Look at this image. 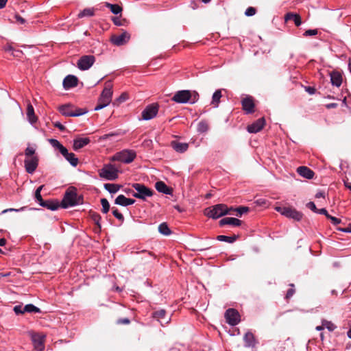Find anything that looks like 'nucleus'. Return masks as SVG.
<instances>
[{
    "label": "nucleus",
    "mask_w": 351,
    "mask_h": 351,
    "mask_svg": "<svg viewBox=\"0 0 351 351\" xmlns=\"http://www.w3.org/2000/svg\"><path fill=\"white\" fill-rule=\"evenodd\" d=\"M112 88L113 84L112 81L108 80L105 82L104 90H102L101 95L98 99V103L97 106L95 107V111L101 110L110 104L113 93Z\"/></svg>",
    "instance_id": "f257e3e1"
},
{
    "label": "nucleus",
    "mask_w": 351,
    "mask_h": 351,
    "mask_svg": "<svg viewBox=\"0 0 351 351\" xmlns=\"http://www.w3.org/2000/svg\"><path fill=\"white\" fill-rule=\"evenodd\" d=\"M51 145L57 149L59 152L64 156V158L70 163L73 167H76L78 164V158L72 152H69L68 149L63 146L58 140L51 138L49 140Z\"/></svg>",
    "instance_id": "f03ea898"
},
{
    "label": "nucleus",
    "mask_w": 351,
    "mask_h": 351,
    "mask_svg": "<svg viewBox=\"0 0 351 351\" xmlns=\"http://www.w3.org/2000/svg\"><path fill=\"white\" fill-rule=\"evenodd\" d=\"M83 199L81 196H78L74 191H68L65 193L61 203V206L64 208L73 207L82 204Z\"/></svg>",
    "instance_id": "7ed1b4c3"
},
{
    "label": "nucleus",
    "mask_w": 351,
    "mask_h": 351,
    "mask_svg": "<svg viewBox=\"0 0 351 351\" xmlns=\"http://www.w3.org/2000/svg\"><path fill=\"white\" fill-rule=\"evenodd\" d=\"M232 208H230V209L228 208L226 205L220 204H217L214 206L209 207L205 209L204 214L208 216V217L213 218V219H218L220 217H222L228 213H229V210H232Z\"/></svg>",
    "instance_id": "20e7f679"
},
{
    "label": "nucleus",
    "mask_w": 351,
    "mask_h": 351,
    "mask_svg": "<svg viewBox=\"0 0 351 351\" xmlns=\"http://www.w3.org/2000/svg\"><path fill=\"white\" fill-rule=\"evenodd\" d=\"M136 156V152L132 149H123L116 153L110 160L112 161H119L125 164L131 163Z\"/></svg>",
    "instance_id": "39448f33"
},
{
    "label": "nucleus",
    "mask_w": 351,
    "mask_h": 351,
    "mask_svg": "<svg viewBox=\"0 0 351 351\" xmlns=\"http://www.w3.org/2000/svg\"><path fill=\"white\" fill-rule=\"evenodd\" d=\"M99 176L107 180H114L118 178V169L111 164L105 165L99 171Z\"/></svg>",
    "instance_id": "423d86ee"
},
{
    "label": "nucleus",
    "mask_w": 351,
    "mask_h": 351,
    "mask_svg": "<svg viewBox=\"0 0 351 351\" xmlns=\"http://www.w3.org/2000/svg\"><path fill=\"white\" fill-rule=\"evenodd\" d=\"M132 187L136 190V192L133 193L132 195L134 197L145 199L148 197H151L153 195V191L146 186L141 183H134Z\"/></svg>",
    "instance_id": "0eeeda50"
},
{
    "label": "nucleus",
    "mask_w": 351,
    "mask_h": 351,
    "mask_svg": "<svg viewBox=\"0 0 351 351\" xmlns=\"http://www.w3.org/2000/svg\"><path fill=\"white\" fill-rule=\"evenodd\" d=\"M275 209L281 215L296 221H300L302 218V214L293 208L277 206Z\"/></svg>",
    "instance_id": "6e6552de"
},
{
    "label": "nucleus",
    "mask_w": 351,
    "mask_h": 351,
    "mask_svg": "<svg viewBox=\"0 0 351 351\" xmlns=\"http://www.w3.org/2000/svg\"><path fill=\"white\" fill-rule=\"evenodd\" d=\"M95 62V58L92 55H86L82 56L77 61V65L79 69L82 71H86L89 69L94 62Z\"/></svg>",
    "instance_id": "1a4fd4ad"
},
{
    "label": "nucleus",
    "mask_w": 351,
    "mask_h": 351,
    "mask_svg": "<svg viewBox=\"0 0 351 351\" xmlns=\"http://www.w3.org/2000/svg\"><path fill=\"white\" fill-rule=\"evenodd\" d=\"M191 93L189 90H179L175 93L172 100L179 104H186L187 102L194 103L195 100L191 101Z\"/></svg>",
    "instance_id": "9d476101"
},
{
    "label": "nucleus",
    "mask_w": 351,
    "mask_h": 351,
    "mask_svg": "<svg viewBox=\"0 0 351 351\" xmlns=\"http://www.w3.org/2000/svg\"><path fill=\"white\" fill-rule=\"evenodd\" d=\"M225 318L228 324L236 326L240 322V315L239 312L234 308H228L225 313Z\"/></svg>",
    "instance_id": "9b49d317"
},
{
    "label": "nucleus",
    "mask_w": 351,
    "mask_h": 351,
    "mask_svg": "<svg viewBox=\"0 0 351 351\" xmlns=\"http://www.w3.org/2000/svg\"><path fill=\"white\" fill-rule=\"evenodd\" d=\"M158 112V106L156 104L148 105L141 112L142 119L147 121L154 118Z\"/></svg>",
    "instance_id": "f8f14e48"
},
{
    "label": "nucleus",
    "mask_w": 351,
    "mask_h": 351,
    "mask_svg": "<svg viewBox=\"0 0 351 351\" xmlns=\"http://www.w3.org/2000/svg\"><path fill=\"white\" fill-rule=\"evenodd\" d=\"M130 39V34L126 32H123L121 34L112 35L110 41L116 46H121L126 44Z\"/></svg>",
    "instance_id": "ddd939ff"
},
{
    "label": "nucleus",
    "mask_w": 351,
    "mask_h": 351,
    "mask_svg": "<svg viewBox=\"0 0 351 351\" xmlns=\"http://www.w3.org/2000/svg\"><path fill=\"white\" fill-rule=\"evenodd\" d=\"M25 168L28 173H33L38 165V156H32L30 158H26L24 160Z\"/></svg>",
    "instance_id": "4468645a"
},
{
    "label": "nucleus",
    "mask_w": 351,
    "mask_h": 351,
    "mask_svg": "<svg viewBox=\"0 0 351 351\" xmlns=\"http://www.w3.org/2000/svg\"><path fill=\"white\" fill-rule=\"evenodd\" d=\"M265 124V120L263 117L258 119L247 128V132L250 133H257L260 132Z\"/></svg>",
    "instance_id": "2eb2a0df"
},
{
    "label": "nucleus",
    "mask_w": 351,
    "mask_h": 351,
    "mask_svg": "<svg viewBox=\"0 0 351 351\" xmlns=\"http://www.w3.org/2000/svg\"><path fill=\"white\" fill-rule=\"evenodd\" d=\"M45 336L41 334H35L32 336V341L35 349L37 351H43L44 350V341Z\"/></svg>",
    "instance_id": "dca6fc26"
},
{
    "label": "nucleus",
    "mask_w": 351,
    "mask_h": 351,
    "mask_svg": "<svg viewBox=\"0 0 351 351\" xmlns=\"http://www.w3.org/2000/svg\"><path fill=\"white\" fill-rule=\"evenodd\" d=\"M78 80L75 75H69L63 80V87L68 90L77 85Z\"/></svg>",
    "instance_id": "f3484780"
},
{
    "label": "nucleus",
    "mask_w": 351,
    "mask_h": 351,
    "mask_svg": "<svg viewBox=\"0 0 351 351\" xmlns=\"http://www.w3.org/2000/svg\"><path fill=\"white\" fill-rule=\"evenodd\" d=\"M153 317L156 319L162 326L169 322L170 318L166 317V311L164 309L155 311L153 313Z\"/></svg>",
    "instance_id": "a211bd4d"
},
{
    "label": "nucleus",
    "mask_w": 351,
    "mask_h": 351,
    "mask_svg": "<svg viewBox=\"0 0 351 351\" xmlns=\"http://www.w3.org/2000/svg\"><path fill=\"white\" fill-rule=\"evenodd\" d=\"M243 109L246 111L247 113H252L254 112V104L251 97H245L242 101Z\"/></svg>",
    "instance_id": "6ab92c4d"
},
{
    "label": "nucleus",
    "mask_w": 351,
    "mask_h": 351,
    "mask_svg": "<svg viewBox=\"0 0 351 351\" xmlns=\"http://www.w3.org/2000/svg\"><path fill=\"white\" fill-rule=\"evenodd\" d=\"M134 202L135 200L134 199L128 198L125 197L123 195H118L114 200L115 204L122 206H128L134 204Z\"/></svg>",
    "instance_id": "aec40b11"
},
{
    "label": "nucleus",
    "mask_w": 351,
    "mask_h": 351,
    "mask_svg": "<svg viewBox=\"0 0 351 351\" xmlns=\"http://www.w3.org/2000/svg\"><path fill=\"white\" fill-rule=\"evenodd\" d=\"M330 82L333 86L339 87L342 84V75L339 71H332L330 73Z\"/></svg>",
    "instance_id": "412c9836"
},
{
    "label": "nucleus",
    "mask_w": 351,
    "mask_h": 351,
    "mask_svg": "<svg viewBox=\"0 0 351 351\" xmlns=\"http://www.w3.org/2000/svg\"><path fill=\"white\" fill-rule=\"evenodd\" d=\"M173 149L179 153L185 152L189 148V144L186 143H181L177 141H173L171 143Z\"/></svg>",
    "instance_id": "4be33fe9"
},
{
    "label": "nucleus",
    "mask_w": 351,
    "mask_h": 351,
    "mask_svg": "<svg viewBox=\"0 0 351 351\" xmlns=\"http://www.w3.org/2000/svg\"><path fill=\"white\" fill-rule=\"evenodd\" d=\"M243 340L245 342V346L247 348H254L256 344L254 335L251 332H247L245 334Z\"/></svg>",
    "instance_id": "5701e85b"
},
{
    "label": "nucleus",
    "mask_w": 351,
    "mask_h": 351,
    "mask_svg": "<svg viewBox=\"0 0 351 351\" xmlns=\"http://www.w3.org/2000/svg\"><path fill=\"white\" fill-rule=\"evenodd\" d=\"M241 221L234 217H225L219 221V225L223 226L224 225H232L234 226H239L241 225Z\"/></svg>",
    "instance_id": "b1692460"
},
{
    "label": "nucleus",
    "mask_w": 351,
    "mask_h": 351,
    "mask_svg": "<svg viewBox=\"0 0 351 351\" xmlns=\"http://www.w3.org/2000/svg\"><path fill=\"white\" fill-rule=\"evenodd\" d=\"M297 172L303 178L311 179L314 176V172L307 167L302 166L298 168Z\"/></svg>",
    "instance_id": "393cba45"
},
{
    "label": "nucleus",
    "mask_w": 351,
    "mask_h": 351,
    "mask_svg": "<svg viewBox=\"0 0 351 351\" xmlns=\"http://www.w3.org/2000/svg\"><path fill=\"white\" fill-rule=\"evenodd\" d=\"M90 143L88 138H78L73 140V149L74 150H78Z\"/></svg>",
    "instance_id": "a878e982"
},
{
    "label": "nucleus",
    "mask_w": 351,
    "mask_h": 351,
    "mask_svg": "<svg viewBox=\"0 0 351 351\" xmlns=\"http://www.w3.org/2000/svg\"><path fill=\"white\" fill-rule=\"evenodd\" d=\"M27 117L28 121L32 125L36 123L38 120L37 117L35 115L34 108L30 103L27 104Z\"/></svg>",
    "instance_id": "bb28decb"
},
{
    "label": "nucleus",
    "mask_w": 351,
    "mask_h": 351,
    "mask_svg": "<svg viewBox=\"0 0 351 351\" xmlns=\"http://www.w3.org/2000/svg\"><path fill=\"white\" fill-rule=\"evenodd\" d=\"M73 108L74 106L70 104L63 105L60 107L59 110L60 113L66 117H73Z\"/></svg>",
    "instance_id": "cd10ccee"
},
{
    "label": "nucleus",
    "mask_w": 351,
    "mask_h": 351,
    "mask_svg": "<svg viewBox=\"0 0 351 351\" xmlns=\"http://www.w3.org/2000/svg\"><path fill=\"white\" fill-rule=\"evenodd\" d=\"M285 19L286 21L291 20L293 21L295 25L298 27L300 26L302 23L301 17L298 14H293L291 12L287 13L285 15Z\"/></svg>",
    "instance_id": "c85d7f7f"
},
{
    "label": "nucleus",
    "mask_w": 351,
    "mask_h": 351,
    "mask_svg": "<svg viewBox=\"0 0 351 351\" xmlns=\"http://www.w3.org/2000/svg\"><path fill=\"white\" fill-rule=\"evenodd\" d=\"M40 206L45 207L51 210H56L60 207V204H58V202L52 200H47L42 202Z\"/></svg>",
    "instance_id": "c756f323"
},
{
    "label": "nucleus",
    "mask_w": 351,
    "mask_h": 351,
    "mask_svg": "<svg viewBox=\"0 0 351 351\" xmlns=\"http://www.w3.org/2000/svg\"><path fill=\"white\" fill-rule=\"evenodd\" d=\"M221 90L219 89L215 91L212 97L211 104L213 107L217 108L219 106L220 99L221 98Z\"/></svg>",
    "instance_id": "7c9ffc66"
},
{
    "label": "nucleus",
    "mask_w": 351,
    "mask_h": 351,
    "mask_svg": "<svg viewBox=\"0 0 351 351\" xmlns=\"http://www.w3.org/2000/svg\"><path fill=\"white\" fill-rule=\"evenodd\" d=\"M104 187L110 193H116L119 191L121 186L117 184L106 183Z\"/></svg>",
    "instance_id": "2f4dec72"
},
{
    "label": "nucleus",
    "mask_w": 351,
    "mask_h": 351,
    "mask_svg": "<svg viewBox=\"0 0 351 351\" xmlns=\"http://www.w3.org/2000/svg\"><path fill=\"white\" fill-rule=\"evenodd\" d=\"M156 189L158 192L164 194H169V189L162 181H159L156 183Z\"/></svg>",
    "instance_id": "473e14b6"
},
{
    "label": "nucleus",
    "mask_w": 351,
    "mask_h": 351,
    "mask_svg": "<svg viewBox=\"0 0 351 351\" xmlns=\"http://www.w3.org/2000/svg\"><path fill=\"white\" fill-rule=\"evenodd\" d=\"M105 5L109 8L112 13L114 14H118L122 12V8L117 4H111L110 3H106Z\"/></svg>",
    "instance_id": "72a5a7b5"
},
{
    "label": "nucleus",
    "mask_w": 351,
    "mask_h": 351,
    "mask_svg": "<svg viewBox=\"0 0 351 351\" xmlns=\"http://www.w3.org/2000/svg\"><path fill=\"white\" fill-rule=\"evenodd\" d=\"M95 14V9L93 8H85L81 11L77 16L78 18H83L85 16H93Z\"/></svg>",
    "instance_id": "f704fd0d"
},
{
    "label": "nucleus",
    "mask_w": 351,
    "mask_h": 351,
    "mask_svg": "<svg viewBox=\"0 0 351 351\" xmlns=\"http://www.w3.org/2000/svg\"><path fill=\"white\" fill-rule=\"evenodd\" d=\"M89 215L90 219L95 222V223L97 225V226L101 229V216L99 213L94 212V211H90Z\"/></svg>",
    "instance_id": "c9c22d12"
},
{
    "label": "nucleus",
    "mask_w": 351,
    "mask_h": 351,
    "mask_svg": "<svg viewBox=\"0 0 351 351\" xmlns=\"http://www.w3.org/2000/svg\"><path fill=\"white\" fill-rule=\"evenodd\" d=\"M237 239V237L234 235L232 237H228L225 235H219L217 237V239L219 241H224L229 243H234Z\"/></svg>",
    "instance_id": "e433bc0d"
},
{
    "label": "nucleus",
    "mask_w": 351,
    "mask_h": 351,
    "mask_svg": "<svg viewBox=\"0 0 351 351\" xmlns=\"http://www.w3.org/2000/svg\"><path fill=\"white\" fill-rule=\"evenodd\" d=\"M158 231L160 234L166 236L169 235L171 232L166 223H162L159 225Z\"/></svg>",
    "instance_id": "4c0bfd02"
},
{
    "label": "nucleus",
    "mask_w": 351,
    "mask_h": 351,
    "mask_svg": "<svg viewBox=\"0 0 351 351\" xmlns=\"http://www.w3.org/2000/svg\"><path fill=\"white\" fill-rule=\"evenodd\" d=\"M23 311H25V313H40V310L39 308L36 307L34 304H29L25 305L23 307Z\"/></svg>",
    "instance_id": "58836bf2"
},
{
    "label": "nucleus",
    "mask_w": 351,
    "mask_h": 351,
    "mask_svg": "<svg viewBox=\"0 0 351 351\" xmlns=\"http://www.w3.org/2000/svg\"><path fill=\"white\" fill-rule=\"evenodd\" d=\"M197 132L199 133H204L208 130V124L205 121H201L197 124Z\"/></svg>",
    "instance_id": "ea45409f"
},
{
    "label": "nucleus",
    "mask_w": 351,
    "mask_h": 351,
    "mask_svg": "<svg viewBox=\"0 0 351 351\" xmlns=\"http://www.w3.org/2000/svg\"><path fill=\"white\" fill-rule=\"evenodd\" d=\"M101 204L102 206V209H101L102 213L104 214H106L110 210V204H109L108 201L105 198H102L101 199Z\"/></svg>",
    "instance_id": "a19ab883"
},
{
    "label": "nucleus",
    "mask_w": 351,
    "mask_h": 351,
    "mask_svg": "<svg viewBox=\"0 0 351 351\" xmlns=\"http://www.w3.org/2000/svg\"><path fill=\"white\" fill-rule=\"evenodd\" d=\"M43 187H44V186L41 185L35 191V198L40 205V203H42V202H44V200L42 198L41 194H40V192Z\"/></svg>",
    "instance_id": "79ce46f5"
},
{
    "label": "nucleus",
    "mask_w": 351,
    "mask_h": 351,
    "mask_svg": "<svg viewBox=\"0 0 351 351\" xmlns=\"http://www.w3.org/2000/svg\"><path fill=\"white\" fill-rule=\"evenodd\" d=\"M36 149L33 147L28 146L25 150V155L26 158H30L32 156H36L35 154Z\"/></svg>",
    "instance_id": "37998d69"
},
{
    "label": "nucleus",
    "mask_w": 351,
    "mask_h": 351,
    "mask_svg": "<svg viewBox=\"0 0 351 351\" xmlns=\"http://www.w3.org/2000/svg\"><path fill=\"white\" fill-rule=\"evenodd\" d=\"M323 326L324 328H326L329 331H333L336 326L334 324H332L331 322L327 321V320H323L322 321Z\"/></svg>",
    "instance_id": "c03bdc74"
},
{
    "label": "nucleus",
    "mask_w": 351,
    "mask_h": 351,
    "mask_svg": "<svg viewBox=\"0 0 351 351\" xmlns=\"http://www.w3.org/2000/svg\"><path fill=\"white\" fill-rule=\"evenodd\" d=\"M88 111L83 108H73V117H80L87 113Z\"/></svg>",
    "instance_id": "a18cd8bd"
},
{
    "label": "nucleus",
    "mask_w": 351,
    "mask_h": 351,
    "mask_svg": "<svg viewBox=\"0 0 351 351\" xmlns=\"http://www.w3.org/2000/svg\"><path fill=\"white\" fill-rule=\"evenodd\" d=\"M112 214L114 216V217H116L117 219H119L121 221H123L124 217H123V215L119 212L117 208H112Z\"/></svg>",
    "instance_id": "49530a36"
},
{
    "label": "nucleus",
    "mask_w": 351,
    "mask_h": 351,
    "mask_svg": "<svg viewBox=\"0 0 351 351\" xmlns=\"http://www.w3.org/2000/svg\"><path fill=\"white\" fill-rule=\"evenodd\" d=\"M249 208L247 207L241 206L237 208L235 210L237 212V215L241 216L243 214L247 213Z\"/></svg>",
    "instance_id": "de8ad7c7"
},
{
    "label": "nucleus",
    "mask_w": 351,
    "mask_h": 351,
    "mask_svg": "<svg viewBox=\"0 0 351 351\" xmlns=\"http://www.w3.org/2000/svg\"><path fill=\"white\" fill-rule=\"evenodd\" d=\"M256 14V9L253 7H249L246 9L245 14L247 16H254Z\"/></svg>",
    "instance_id": "09e8293b"
},
{
    "label": "nucleus",
    "mask_w": 351,
    "mask_h": 351,
    "mask_svg": "<svg viewBox=\"0 0 351 351\" xmlns=\"http://www.w3.org/2000/svg\"><path fill=\"white\" fill-rule=\"evenodd\" d=\"M23 307L22 305H16L14 307V311L16 315L23 314L25 311H23Z\"/></svg>",
    "instance_id": "8fccbe9b"
},
{
    "label": "nucleus",
    "mask_w": 351,
    "mask_h": 351,
    "mask_svg": "<svg viewBox=\"0 0 351 351\" xmlns=\"http://www.w3.org/2000/svg\"><path fill=\"white\" fill-rule=\"evenodd\" d=\"M290 286L291 287V289H289L288 291H287V293L286 294V299H289L290 298H291L294 293H295V289H294V285L293 284H291Z\"/></svg>",
    "instance_id": "3c124183"
},
{
    "label": "nucleus",
    "mask_w": 351,
    "mask_h": 351,
    "mask_svg": "<svg viewBox=\"0 0 351 351\" xmlns=\"http://www.w3.org/2000/svg\"><path fill=\"white\" fill-rule=\"evenodd\" d=\"M317 34V29H308L304 33V36H315Z\"/></svg>",
    "instance_id": "603ef678"
},
{
    "label": "nucleus",
    "mask_w": 351,
    "mask_h": 351,
    "mask_svg": "<svg viewBox=\"0 0 351 351\" xmlns=\"http://www.w3.org/2000/svg\"><path fill=\"white\" fill-rule=\"evenodd\" d=\"M327 218L330 219L334 225L339 224L341 222V220L335 217H332L331 215H327Z\"/></svg>",
    "instance_id": "864d4df0"
},
{
    "label": "nucleus",
    "mask_w": 351,
    "mask_h": 351,
    "mask_svg": "<svg viewBox=\"0 0 351 351\" xmlns=\"http://www.w3.org/2000/svg\"><path fill=\"white\" fill-rule=\"evenodd\" d=\"M307 207L315 213H317V209L315 204L313 202H310L306 204Z\"/></svg>",
    "instance_id": "5fc2aeb1"
},
{
    "label": "nucleus",
    "mask_w": 351,
    "mask_h": 351,
    "mask_svg": "<svg viewBox=\"0 0 351 351\" xmlns=\"http://www.w3.org/2000/svg\"><path fill=\"white\" fill-rule=\"evenodd\" d=\"M305 90L310 95H313L315 93V89L313 87H311V86H306V87H305Z\"/></svg>",
    "instance_id": "6e6d98bb"
},
{
    "label": "nucleus",
    "mask_w": 351,
    "mask_h": 351,
    "mask_svg": "<svg viewBox=\"0 0 351 351\" xmlns=\"http://www.w3.org/2000/svg\"><path fill=\"white\" fill-rule=\"evenodd\" d=\"M54 126L56 128H58L61 131H63L65 129V127L62 123H60V122L54 123Z\"/></svg>",
    "instance_id": "4d7b16f0"
},
{
    "label": "nucleus",
    "mask_w": 351,
    "mask_h": 351,
    "mask_svg": "<svg viewBox=\"0 0 351 351\" xmlns=\"http://www.w3.org/2000/svg\"><path fill=\"white\" fill-rule=\"evenodd\" d=\"M317 213L324 215L326 217H327V215H330L328 213L326 209H325V208H321L319 210L317 209Z\"/></svg>",
    "instance_id": "13d9d810"
},
{
    "label": "nucleus",
    "mask_w": 351,
    "mask_h": 351,
    "mask_svg": "<svg viewBox=\"0 0 351 351\" xmlns=\"http://www.w3.org/2000/svg\"><path fill=\"white\" fill-rule=\"evenodd\" d=\"M15 19L17 22H19L21 24H23L25 23V20L22 16H21L19 15H16Z\"/></svg>",
    "instance_id": "bf43d9fd"
},
{
    "label": "nucleus",
    "mask_w": 351,
    "mask_h": 351,
    "mask_svg": "<svg viewBox=\"0 0 351 351\" xmlns=\"http://www.w3.org/2000/svg\"><path fill=\"white\" fill-rule=\"evenodd\" d=\"M339 230L343 232H351V223H350L348 227L340 228Z\"/></svg>",
    "instance_id": "052dcab7"
},
{
    "label": "nucleus",
    "mask_w": 351,
    "mask_h": 351,
    "mask_svg": "<svg viewBox=\"0 0 351 351\" xmlns=\"http://www.w3.org/2000/svg\"><path fill=\"white\" fill-rule=\"evenodd\" d=\"M23 210V208H21L20 209L9 208V209L4 210L2 213H5L7 212H12V211L19 212V211Z\"/></svg>",
    "instance_id": "680f3d73"
},
{
    "label": "nucleus",
    "mask_w": 351,
    "mask_h": 351,
    "mask_svg": "<svg viewBox=\"0 0 351 351\" xmlns=\"http://www.w3.org/2000/svg\"><path fill=\"white\" fill-rule=\"evenodd\" d=\"M142 253L143 254H145L146 257L148 256V257H149L152 259H154L155 258L154 255L152 254L150 252H145H145H142Z\"/></svg>",
    "instance_id": "e2e57ef3"
},
{
    "label": "nucleus",
    "mask_w": 351,
    "mask_h": 351,
    "mask_svg": "<svg viewBox=\"0 0 351 351\" xmlns=\"http://www.w3.org/2000/svg\"><path fill=\"white\" fill-rule=\"evenodd\" d=\"M112 21L116 25L120 26L122 25L119 18L118 17L114 18Z\"/></svg>",
    "instance_id": "0e129e2a"
},
{
    "label": "nucleus",
    "mask_w": 351,
    "mask_h": 351,
    "mask_svg": "<svg viewBox=\"0 0 351 351\" xmlns=\"http://www.w3.org/2000/svg\"><path fill=\"white\" fill-rule=\"evenodd\" d=\"M8 0H0V9L3 8L7 3Z\"/></svg>",
    "instance_id": "69168bd1"
},
{
    "label": "nucleus",
    "mask_w": 351,
    "mask_h": 351,
    "mask_svg": "<svg viewBox=\"0 0 351 351\" xmlns=\"http://www.w3.org/2000/svg\"><path fill=\"white\" fill-rule=\"evenodd\" d=\"M315 197L316 198H320V197H324V192H317L316 194H315Z\"/></svg>",
    "instance_id": "338daca9"
},
{
    "label": "nucleus",
    "mask_w": 351,
    "mask_h": 351,
    "mask_svg": "<svg viewBox=\"0 0 351 351\" xmlns=\"http://www.w3.org/2000/svg\"><path fill=\"white\" fill-rule=\"evenodd\" d=\"M344 185L346 188L349 189L351 191V183L348 181H344Z\"/></svg>",
    "instance_id": "774afa93"
}]
</instances>
